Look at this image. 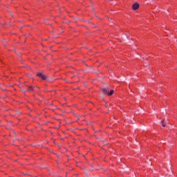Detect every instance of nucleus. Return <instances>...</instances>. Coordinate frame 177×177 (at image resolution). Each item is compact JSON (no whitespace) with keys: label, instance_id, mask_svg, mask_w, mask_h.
Wrapping results in <instances>:
<instances>
[{"label":"nucleus","instance_id":"1","mask_svg":"<svg viewBox=\"0 0 177 177\" xmlns=\"http://www.w3.org/2000/svg\"><path fill=\"white\" fill-rule=\"evenodd\" d=\"M37 76L41 78V80H46V75H43L41 73H37Z\"/></svg>","mask_w":177,"mask_h":177},{"label":"nucleus","instance_id":"5","mask_svg":"<svg viewBox=\"0 0 177 177\" xmlns=\"http://www.w3.org/2000/svg\"><path fill=\"white\" fill-rule=\"evenodd\" d=\"M165 120H162L161 121L162 127H163V128H165V127H167V124H165Z\"/></svg>","mask_w":177,"mask_h":177},{"label":"nucleus","instance_id":"2","mask_svg":"<svg viewBox=\"0 0 177 177\" xmlns=\"http://www.w3.org/2000/svg\"><path fill=\"white\" fill-rule=\"evenodd\" d=\"M133 10H138L139 9V3H135L132 6Z\"/></svg>","mask_w":177,"mask_h":177},{"label":"nucleus","instance_id":"6","mask_svg":"<svg viewBox=\"0 0 177 177\" xmlns=\"http://www.w3.org/2000/svg\"><path fill=\"white\" fill-rule=\"evenodd\" d=\"M114 93V90H111V95Z\"/></svg>","mask_w":177,"mask_h":177},{"label":"nucleus","instance_id":"7","mask_svg":"<svg viewBox=\"0 0 177 177\" xmlns=\"http://www.w3.org/2000/svg\"><path fill=\"white\" fill-rule=\"evenodd\" d=\"M22 92H23L24 93H26V91H24V90H23Z\"/></svg>","mask_w":177,"mask_h":177},{"label":"nucleus","instance_id":"4","mask_svg":"<svg viewBox=\"0 0 177 177\" xmlns=\"http://www.w3.org/2000/svg\"><path fill=\"white\" fill-rule=\"evenodd\" d=\"M27 91L28 92H34V87H32V86H28Z\"/></svg>","mask_w":177,"mask_h":177},{"label":"nucleus","instance_id":"3","mask_svg":"<svg viewBox=\"0 0 177 177\" xmlns=\"http://www.w3.org/2000/svg\"><path fill=\"white\" fill-rule=\"evenodd\" d=\"M107 91V88H102L103 93L108 95V96H111V91L108 92Z\"/></svg>","mask_w":177,"mask_h":177},{"label":"nucleus","instance_id":"8","mask_svg":"<svg viewBox=\"0 0 177 177\" xmlns=\"http://www.w3.org/2000/svg\"><path fill=\"white\" fill-rule=\"evenodd\" d=\"M50 81V82H53V80H49Z\"/></svg>","mask_w":177,"mask_h":177}]
</instances>
